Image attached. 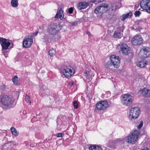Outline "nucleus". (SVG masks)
I'll use <instances>...</instances> for the list:
<instances>
[{"label": "nucleus", "instance_id": "f257e3e1", "mask_svg": "<svg viewBox=\"0 0 150 150\" xmlns=\"http://www.w3.org/2000/svg\"><path fill=\"white\" fill-rule=\"evenodd\" d=\"M61 29V27L59 24L51 23L48 25L47 31L50 35H55L57 34Z\"/></svg>", "mask_w": 150, "mask_h": 150}, {"label": "nucleus", "instance_id": "f03ea898", "mask_svg": "<svg viewBox=\"0 0 150 150\" xmlns=\"http://www.w3.org/2000/svg\"><path fill=\"white\" fill-rule=\"evenodd\" d=\"M9 40L2 38H0V43L2 47V52L6 57H8V54L9 50L8 47L11 45Z\"/></svg>", "mask_w": 150, "mask_h": 150}, {"label": "nucleus", "instance_id": "7ed1b4c3", "mask_svg": "<svg viewBox=\"0 0 150 150\" xmlns=\"http://www.w3.org/2000/svg\"><path fill=\"white\" fill-rule=\"evenodd\" d=\"M0 101L2 105L8 106L14 102L13 99L10 96L6 95H1L0 97Z\"/></svg>", "mask_w": 150, "mask_h": 150}, {"label": "nucleus", "instance_id": "20e7f679", "mask_svg": "<svg viewBox=\"0 0 150 150\" xmlns=\"http://www.w3.org/2000/svg\"><path fill=\"white\" fill-rule=\"evenodd\" d=\"M140 113V109L138 107L132 108L130 110L129 119L131 120L136 119Z\"/></svg>", "mask_w": 150, "mask_h": 150}, {"label": "nucleus", "instance_id": "39448f33", "mask_svg": "<svg viewBox=\"0 0 150 150\" xmlns=\"http://www.w3.org/2000/svg\"><path fill=\"white\" fill-rule=\"evenodd\" d=\"M139 132V131L136 129L133 131L131 134L127 137V141L128 143L134 144L137 140Z\"/></svg>", "mask_w": 150, "mask_h": 150}, {"label": "nucleus", "instance_id": "423d86ee", "mask_svg": "<svg viewBox=\"0 0 150 150\" xmlns=\"http://www.w3.org/2000/svg\"><path fill=\"white\" fill-rule=\"evenodd\" d=\"M132 96L129 94H125L121 96V102L123 104L126 106H129L133 101Z\"/></svg>", "mask_w": 150, "mask_h": 150}, {"label": "nucleus", "instance_id": "0eeeda50", "mask_svg": "<svg viewBox=\"0 0 150 150\" xmlns=\"http://www.w3.org/2000/svg\"><path fill=\"white\" fill-rule=\"evenodd\" d=\"M139 55L143 59L149 57H150V48L143 46Z\"/></svg>", "mask_w": 150, "mask_h": 150}, {"label": "nucleus", "instance_id": "6e6552de", "mask_svg": "<svg viewBox=\"0 0 150 150\" xmlns=\"http://www.w3.org/2000/svg\"><path fill=\"white\" fill-rule=\"evenodd\" d=\"M74 69L70 66H67L63 70V75L68 78L71 77V75L74 74Z\"/></svg>", "mask_w": 150, "mask_h": 150}, {"label": "nucleus", "instance_id": "1a4fd4ad", "mask_svg": "<svg viewBox=\"0 0 150 150\" xmlns=\"http://www.w3.org/2000/svg\"><path fill=\"white\" fill-rule=\"evenodd\" d=\"M118 46L120 48L119 52L123 54L126 55L130 53V47L125 43H120Z\"/></svg>", "mask_w": 150, "mask_h": 150}, {"label": "nucleus", "instance_id": "9d476101", "mask_svg": "<svg viewBox=\"0 0 150 150\" xmlns=\"http://www.w3.org/2000/svg\"><path fill=\"white\" fill-rule=\"evenodd\" d=\"M141 8L146 10L147 13H150V1L142 0L140 2Z\"/></svg>", "mask_w": 150, "mask_h": 150}, {"label": "nucleus", "instance_id": "9b49d317", "mask_svg": "<svg viewBox=\"0 0 150 150\" xmlns=\"http://www.w3.org/2000/svg\"><path fill=\"white\" fill-rule=\"evenodd\" d=\"M33 36L32 35H28L25 38L23 42V47L27 48L29 47L33 43Z\"/></svg>", "mask_w": 150, "mask_h": 150}, {"label": "nucleus", "instance_id": "f8f14e48", "mask_svg": "<svg viewBox=\"0 0 150 150\" xmlns=\"http://www.w3.org/2000/svg\"><path fill=\"white\" fill-rule=\"evenodd\" d=\"M110 59L114 67L116 68H118L120 63V57L118 56L113 55L110 57Z\"/></svg>", "mask_w": 150, "mask_h": 150}, {"label": "nucleus", "instance_id": "ddd939ff", "mask_svg": "<svg viewBox=\"0 0 150 150\" xmlns=\"http://www.w3.org/2000/svg\"><path fill=\"white\" fill-rule=\"evenodd\" d=\"M108 103L106 101H100L96 104L97 109L99 110H104L108 107Z\"/></svg>", "mask_w": 150, "mask_h": 150}, {"label": "nucleus", "instance_id": "4468645a", "mask_svg": "<svg viewBox=\"0 0 150 150\" xmlns=\"http://www.w3.org/2000/svg\"><path fill=\"white\" fill-rule=\"evenodd\" d=\"M15 144L13 141L9 142L2 145L1 148V150H12Z\"/></svg>", "mask_w": 150, "mask_h": 150}, {"label": "nucleus", "instance_id": "2eb2a0df", "mask_svg": "<svg viewBox=\"0 0 150 150\" xmlns=\"http://www.w3.org/2000/svg\"><path fill=\"white\" fill-rule=\"evenodd\" d=\"M143 42V40L141 36L137 35L132 38L131 40L132 44L134 45H139Z\"/></svg>", "mask_w": 150, "mask_h": 150}, {"label": "nucleus", "instance_id": "dca6fc26", "mask_svg": "<svg viewBox=\"0 0 150 150\" xmlns=\"http://www.w3.org/2000/svg\"><path fill=\"white\" fill-rule=\"evenodd\" d=\"M50 35H45L42 37L41 39L45 43L50 42L53 41V37Z\"/></svg>", "mask_w": 150, "mask_h": 150}, {"label": "nucleus", "instance_id": "f3484780", "mask_svg": "<svg viewBox=\"0 0 150 150\" xmlns=\"http://www.w3.org/2000/svg\"><path fill=\"white\" fill-rule=\"evenodd\" d=\"M142 91V93L144 97H150V90L144 88L142 90H140L139 91Z\"/></svg>", "mask_w": 150, "mask_h": 150}, {"label": "nucleus", "instance_id": "a211bd4d", "mask_svg": "<svg viewBox=\"0 0 150 150\" xmlns=\"http://www.w3.org/2000/svg\"><path fill=\"white\" fill-rule=\"evenodd\" d=\"M63 11L62 8H60L59 11H58L55 16V18L57 19L59 18L62 20L64 16L63 14Z\"/></svg>", "mask_w": 150, "mask_h": 150}, {"label": "nucleus", "instance_id": "6ab92c4d", "mask_svg": "<svg viewBox=\"0 0 150 150\" xmlns=\"http://www.w3.org/2000/svg\"><path fill=\"white\" fill-rule=\"evenodd\" d=\"M88 5V4L86 2H80L77 6V8L79 10L86 8Z\"/></svg>", "mask_w": 150, "mask_h": 150}, {"label": "nucleus", "instance_id": "aec40b11", "mask_svg": "<svg viewBox=\"0 0 150 150\" xmlns=\"http://www.w3.org/2000/svg\"><path fill=\"white\" fill-rule=\"evenodd\" d=\"M94 13L98 14L97 16L98 18H101L103 15V13L101 12V10L100 9V7L98 6L95 9L94 11Z\"/></svg>", "mask_w": 150, "mask_h": 150}, {"label": "nucleus", "instance_id": "412c9836", "mask_svg": "<svg viewBox=\"0 0 150 150\" xmlns=\"http://www.w3.org/2000/svg\"><path fill=\"white\" fill-rule=\"evenodd\" d=\"M88 149L89 150H103L100 146L96 145L90 146Z\"/></svg>", "mask_w": 150, "mask_h": 150}, {"label": "nucleus", "instance_id": "4be33fe9", "mask_svg": "<svg viewBox=\"0 0 150 150\" xmlns=\"http://www.w3.org/2000/svg\"><path fill=\"white\" fill-rule=\"evenodd\" d=\"M132 13L131 12H130L129 13H127L126 14H123L122 18L121 19V20L123 21L127 18H130L132 16Z\"/></svg>", "mask_w": 150, "mask_h": 150}, {"label": "nucleus", "instance_id": "5701e85b", "mask_svg": "<svg viewBox=\"0 0 150 150\" xmlns=\"http://www.w3.org/2000/svg\"><path fill=\"white\" fill-rule=\"evenodd\" d=\"M122 36V35L120 32L118 30H116L113 36V38H120Z\"/></svg>", "mask_w": 150, "mask_h": 150}, {"label": "nucleus", "instance_id": "b1692460", "mask_svg": "<svg viewBox=\"0 0 150 150\" xmlns=\"http://www.w3.org/2000/svg\"><path fill=\"white\" fill-rule=\"evenodd\" d=\"M147 63L143 61H139L137 64V66L140 68H142L144 67Z\"/></svg>", "mask_w": 150, "mask_h": 150}, {"label": "nucleus", "instance_id": "393cba45", "mask_svg": "<svg viewBox=\"0 0 150 150\" xmlns=\"http://www.w3.org/2000/svg\"><path fill=\"white\" fill-rule=\"evenodd\" d=\"M10 130L12 134L15 136H18V132H17L16 129L14 127H12Z\"/></svg>", "mask_w": 150, "mask_h": 150}, {"label": "nucleus", "instance_id": "a878e982", "mask_svg": "<svg viewBox=\"0 0 150 150\" xmlns=\"http://www.w3.org/2000/svg\"><path fill=\"white\" fill-rule=\"evenodd\" d=\"M112 65H113L112 62H111V60H110V61H108L105 63V67L107 69H112Z\"/></svg>", "mask_w": 150, "mask_h": 150}, {"label": "nucleus", "instance_id": "bb28decb", "mask_svg": "<svg viewBox=\"0 0 150 150\" xmlns=\"http://www.w3.org/2000/svg\"><path fill=\"white\" fill-rule=\"evenodd\" d=\"M18 0H11V4L12 7H17L18 6Z\"/></svg>", "mask_w": 150, "mask_h": 150}, {"label": "nucleus", "instance_id": "cd10ccee", "mask_svg": "<svg viewBox=\"0 0 150 150\" xmlns=\"http://www.w3.org/2000/svg\"><path fill=\"white\" fill-rule=\"evenodd\" d=\"M12 81L16 85H18L19 84L18 77L17 76H15L12 79Z\"/></svg>", "mask_w": 150, "mask_h": 150}, {"label": "nucleus", "instance_id": "c85d7f7f", "mask_svg": "<svg viewBox=\"0 0 150 150\" xmlns=\"http://www.w3.org/2000/svg\"><path fill=\"white\" fill-rule=\"evenodd\" d=\"M49 54L50 56L52 57L55 54V51L53 48H52L51 50L49 51Z\"/></svg>", "mask_w": 150, "mask_h": 150}, {"label": "nucleus", "instance_id": "c756f323", "mask_svg": "<svg viewBox=\"0 0 150 150\" xmlns=\"http://www.w3.org/2000/svg\"><path fill=\"white\" fill-rule=\"evenodd\" d=\"M25 101L28 103H29V104L30 105L31 104V101L30 100V97L29 96H28V95H26L25 96Z\"/></svg>", "mask_w": 150, "mask_h": 150}, {"label": "nucleus", "instance_id": "7c9ffc66", "mask_svg": "<svg viewBox=\"0 0 150 150\" xmlns=\"http://www.w3.org/2000/svg\"><path fill=\"white\" fill-rule=\"evenodd\" d=\"M57 127H59L60 128L61 125L62 124V121L59 118H58L57 120Z\"/></svg>", "mask_w": 150, "mask_h": 150}, {"label": "nucleus", "instance_id": "2f4dec72", "mask_svg": "<svg viewBox=\"0 0 150 150\" xmlns=\"http://www.w3.org/2000/svg\"><path fill=\"white\" fill-rule=\"evenodd\" d=\"M42 136V134L40 132H37L35 134V136L38 138H39Z\"/></svg>", "mask_w": 150, "mask_h": 150}, {"label": "nucleus", "instance_id": "473e14b6", "mask_svg": "<svg viewBox=\"0 0 150 150\" xmlns=\"http://www.w3.org/2000/svg\"><path fill=\"white\" fill-rule=\"evenodd\" d=\"M74 107L75 109H76L78 107V103L76 101H75L73 102Z\"/></svg>", "mask_w": 150, "mask_h": 150}, {"label": "nucleus", "instance_id": "72a5a7b5", "mask_svg": "<svg viewBox=\"0 0 150 150\" xmlns=\"http://www.w3.org/2000/svg\"><path fill=\"white\" fill-rule=\"evenodd\" d=\"M141 14V13L140 11H136L134 13V15L135 16V17H138L139 16L140 14Z\"/></svg>", "mask_w": 150, "mask_h": 150}, {"label": "nucleus", "instance_id": "f704fd0d", "mask_svg": "<svg viewBox=\"0 0 150 150\" xmlns=\"http://www.w3.org/2000/svg\"><path fill=\"white\" fill-rule=\"evenodd\" d=\"M100 5L105 8L107 9L108 8V5L107 4H102Z\"/></svg>", "mask_w": 150, "mask_h": 150}, {"label": "nucleus", "instance_id": "c9c22d12", "mask_svg": "<svg viewBox=\"0 0 150 150\" xmlns=\"http://www.w3.org/2000/svg\"><path fill=\"white\" fill-rule=\"evenodd\" d=\"M99 7H100V9L101 10V12L103 13L105 12V8H103V7H102L100 6L99 5Z\"/></svg>", "mask_w": 150, "mask_h": 150}, {"label": "nucleus", "instance_id": "e433bc0d", "mask_svg": "<svg viewBox=\"0 0 150 150\" xmlns=\"http://www.w3.org/2000/svg\"><path fill=\"white\" fill-rule=\"evenodd\" d=\"M143 125V122L142 121L140 123V124L139 125H138L137 128L139 129H140L141 128V127H142V126Z\"/></svg>", "mask_w": 150, "mask_h": 150}, {"label": "nucleus", "instance_id": "4c0bfd02", "mask_svg": "<svg viewBox=\"0 0 150 150\" xmlns=\"http://www.w3.org/2000/svg\"><path fill=\"white\" fill-rule=\"evenodd\" d=\"M78 22H79V21H75L72 23V25L73 26L76 25H77Z\"/></svg>", "mask_w": 150, "mask_h": 150}, {"label": "nucleus", "instance_id": "58836bf2", "mask_svg": "<svg viewBox=\"0 0 150 150\" xmlns=\"http://www.w3.org/2000/svg\"><path fill=\"white\" fill-rule=\"evenodd\" d=\"M73 11V8L72 7L70 8L68 10V12L70 14L72 13Z\"/></svg>", "mask_w": 150, "mask_h": 150}, {"label": "nucleus", "instance_id": "ea45409f", "mask_svg": "<svg viewBox=\"0 0 150 150\" xmlns=\"http://www.w3.org/2000/svg\"><path fill=\"white\" fill-rule=\"evenodd\" d=\"M63 134L62 133H59L57 134V136L58 137H62V135H63Z\"/></svg>", "mask_w": 150, "mask_h": 150}, {"label": "nucleus", "instance_id": "a19ab883", "mask_svg": "<svg viewBox=\"0 0 150 150\" xmlns=\"http://www.w3.org/2000/svg\"><path fill=\"white\" fill-rule=\"evenodd\" d=\"M1 131V130H0V132ZM4 133H2V132H0V139H2V138H3V136H2V135L3 134H4Z\"/></svg>", "mask_w": 150, "mask_h": 150}, {"label": "nucleus", "instance_id": "79ce46f5", "mask_svg": "<svg viewBox=\"0 0 150 150\" xmlns=\"http://www.w3.org/2000/svg\"><path fill=\"white\" fill-rule=\"evenodd\" d=\"M89 72L88 71H87L85 72V75L86 76H87Z\"/></svg>", "mask_w": 150, "mask_h": 150}, {"label": "nucleus", "instance_id": "37998d69", "mask_svg": "<svg viewBox=\"0 0 150 150\" xmlns=\"http://www.w3.org/2000/svg\"><path fill=\"white\" fill-rule=\"evenodd\" d=\"M114 5H113L112 4L110 8L112 11H113L114 10Z\"/></svg>", "mask_w": 150, "mask_h": 150}, {"label": "nucleus", "instance_id": "c03bdc74", "mask_svg": "<svg viewBox=\"0 0 150 150\" xmlns=\"http://www.w3.org/2000/svg\"><path fill=\"white\" fill-rule=\"evenodd\" d=\"M38 31H36L35 33H33V36H36V35H37L38 34Z\"/></svg>", "mask_w": 150, "mask_h": 150}, {"label": "nucleus", "instance_id": "a18cd8bd", "mask_svg": "<svg viewBox=\"0 0 150 150\" xmlns=\"http://www.w3.org/2000/svg\"><path fill=\"white\" fill-rule=\"evenodd\" d=\"M97 0H90V2L91 3H94Z\"/></svg>", "mask_w": 150, "mask_h": 150}, {"label": "nucleus", "instance_id": "49530a36", "mask_svg": "<svg viewBox=\"0 0 150 150\" xmlns=\"http://www.w3.org/2000/svg\"><path fill=\"white\" fill-rule=\"evenodd\" d=\"M27 113L26 111L25 110H23V114L24 115H25Z\"/></svg>", "mask_w": 150, "mask_h": 150}, {"label": "nucleus", "instance_id": "de8ad7c7", "mask_svg": "<svg viewBox=\"0 0 150 150\" xmlns=\"http://www.w3.org/2000/svg\"><path fill=\"white\" fill-rule=\"evenodd\" d=\"M29 145L30 147H33L34 146V145L33 144H30Z\"/></svg>", "mask_w": 150, "mask_h": 150}, {"label": "nucleus", "instance_id": "09e8293b", "mask_svg": "<svg viewBox=\"0 0 150 150\" xmlns=\"http://www.w3.org/2000/svg\"><path fill=\"white\" fill-rule=\"evenodd\" d=\"M73 84H74V83L73 82H72V83H69V85H70V86H72V85H73Z\"/></svg>", "mask_w": 150, "mask_h": 150}, {"label": "nucleus", "instance_id": "8fccbe9b", "mask_svg": "<svg viewBox=\"0 0 150 150\" xmlns=\"http://www.w3.org/2000/svg\"><path fill=\"white\" fill-rule=\"evenodd\" d=\"M88 35H89V33H90L88 32L87 33Z\"/></svg>", "mask_w": 150, "mask_h": 150}, {"label": "nucleus", "instance_id": "3c124183", "mask_svg": "<svg viewBox=\"0 0 150 150\" xmlns=\"http://www.w3.org/2000/svg\"><path fill=\"white\" fill-rule=\"evenodd\" d=\"M149 70H150V68H149Z\"/></svg>", "mask_w": 150, "mask_h": 150}]
</instances>
